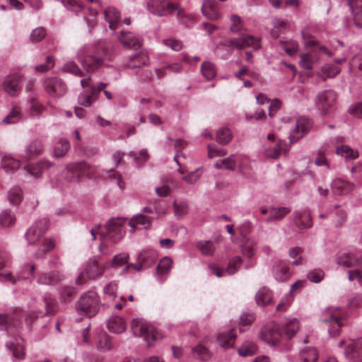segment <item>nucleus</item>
<instances>
[{"instance_id": "f257e3e1", "label": "nucleus", "mask_w": 362, "mask_h": 362, "mask_svg": "<svg viewBox=\"0 0 362 362\" xmlns=\"http://www.w3.org/2000/svg\"><path fill=\"white\" fill-rule=\"evenodd\" d=\"M230 19L232 21L231 30L233 32H239V36L238 37L226 39L220 42L216 47L217 53L223 48L243 49L251 47L254 50L258 49L260 47L259 39L242 32L240 18L238 16L233 15Z\"/></svg>"}, {"instance_id": "f03ea898", "label": "nucleus", "mask_w": 362, "mask_h": 362, "mask_svg": "<svg viewBox=\"0 0 362 362\" xmlns=\"http://www.w3.org/2000/svg\"><path fill=\"white\" fill-rule=\"evenodd\" d=\"M148 10L158 16L174 15L183 23L187 24L194 20V15L188 13L180 4L168 0H150Z\"/></svg>"}, {"instance_id": "7ed1b4c3", "label": "nucleus", "mask_w": 362, "mask_h": 362, "mask_svg": "<svg viewBox=\"0 0 362 362\" xmlns=\"http://www.w3.org/2000/svg\"><path fill=\"white\" fill-rule=\"evenodd\" d=\"M125 220L122 218H113L109 221L105 226L106 232L100 231V227L97 228H92L90 233L93 240L96 238V235L100 234L102 239V244L104 245L107 241H110L116 243L119 241L125 233L123 228Z\"/></svg>"}, {"instance_id": "20e7f679", "label": "nucleus", "mask_w": 362, "mask_h": 362, "mask_svg": "<svg viewBox=\"0 0 362 362\" xmlns=\"http://www.w3.org/2000/svg\"><path fill=\"white\" fill-rule=\"evenodd\" d=\"M337 262L339 265L351 268L348 272L349 281H358L362 282V255L354 253H343L337 257Z\"/></svg>"}, {"instance_id": "39448f33", "label": "nucleus", "mask_w": 362, "mask_h": 362, "mask_svg": "<svg viewBox=\"0 0 362 362\" xmlns=\"http://www.w3.org/2000/svg\"><path fill=\"white\" fill-rule=\"evenodd\" d=\"M346 317L345 310L339 307L330 306L325 310L322 320L329 324V332L335 337L339 335L341 328L344 325Z\"/></svg>"}, {"instance_id": "423d86ee", "label": "nucleus", "mask_w": 362, "mask_h": 362, "mask_svg": "<svg viewBox=\"0 0 362 362\" xmlns=\"http://www.w3.org/2000/svg\"><path fill=\"white\" fill-rule=\"evenodd\" d=\"M132 331L135 337H143L148 346H152L158 337L156 328L142 319H134L132 322Z\"/></svg>"}, {"instance_id": "0eeeda50", "label": "nucleus", "mask_w": 362, "mask_h": 362, "mask_svg": "<svg viewBox=\"0 0 362 362\" xmlns=\"http://www.w3.org/2000/svg\"><path fill=\"white\" fill-rule=\"evenodd\" d=\"M77 308L89 317L95 316L99 310V298L93 291L84 293L77 303Z\"/></svg>"}, {"instance_id": "6e6552de", "label": "nucleus", "mask_w": 362, "mask_h": 362, "mask_svg": "<svg viewBox=\"0 0 362 362\" xmlns=\"http://www.w3.org/2000/svg\"><path fill=\"white\" fill-rule=\"evenodd\" d=\"M23 313L21 310H16L10 314H0V329L6 330L8 333L13 334L18 332L22 325L21 317Z\"/></svg>"}, {"instance_id": "1a4fd4ad", "label": "nucleus", "mask_w": 362, "mask_h": 362, "mask_svg": "<svg viewBox=\"0 0 362 362\" xmlns=\"http://www.w3.org/2000/svg\"><path fill=\"white\" fill-rule=\"evenodd\" d=\"M268 144H266L264 155L267 158L276 159L280 156L286 154L288 151V145L283 140H275V136L269 134L267 136Z\"/></svg>"}, {"instance_id": "9d476101", "label": "nucleus", "mask_w": 362, "mask_h": 362, "mask_svg": "<svg viewBox=\"0 0 362 362\" xmlns=\"http://www.w3.org/2000/svg\"><path fill=\"white\" fill-rule=\"evenodd\" d=\"M283 337L282 329L275 323L266 325L260 332V338L271 345L276 344Z\"/></svg>"}, {"instance_id": "9b49d317", "label": "nucleus", "mask_w": 362, "mask_h": 362, "mask_svg": "<svg viewBox=\"0 0 362 362\" xmlns=\"http://www.w3.org/2000/svg\"><path fill=\"white\" fill-rule=\"evenodd\" d=\"M48 228V221L46 218L35 222L26 232V239L29 244H35L39 242Z\"/></svg>"}, {"instance_id": "f8f14e48", "label": "nucleus", "mask_w": 362, "mask_h": 362, "mask_svg": "<svg viewBox=\"0 0 362 362\" xmlns=\"http://www.w3.org/2000/svg\"><path fill=\"white\" fill-rule=\"evenodd\" d=\"M88 165L84 162L70 163L62 172L63 177L69 182L78 181L87 171Z\"/></svg>"}, {"instance_id": "ddd939ff", "label": "nucleus", "mask_w": 362, "mask_h": 362, "mask_svg": "<svg viewBox=\"0 0 362 362\" xmlns=\"http://www.w3.org/2000/svg\"><path fill=\"white\" fill-rule=\"evenodd\" d=\"M44 86L47 93L53 97L62 96L66 92V84L57 77L46 78L44 81Z\"/></svg>"}, {"instance_id": "4468645a", "label": "nucleus", "mask_w": 362, "mask_h": 362, "mask_svg": "<svg viewBox=\"0 0 362 362\" xmlns=\"http://www.w3.org/2000/svg\"><path fill=\"white\" fill-rule=\"evenodd\" d=\"M337 101V94L332 90L320 93L316 98V105L322 114H326Z\"/></svg>"}, {"instance_id": "2eb2a0df", "label": "nucleus", "mask_w": 362, "mask_h": 362, "mask_svg": "<svg viewBox=\"0 0 362 362\" xmlns=\"http://www.w3.org/2000/svg\"><path fill=\"white\" fill-rule=\"evenodd\" d=\"M156 259V252L153 250L143 251L137 257V264L129 263L124 269L122 272L127 273L130 268L139 272L144 267L151 265Z\"/></svg>"}, {"instance_id": "dca6fc26", "label": "nucleus", "mask_w": 362, "mask_h": 362, "mask_svg": "<svg viewBox=\"0 0 362 362\" xmlns=\"http://www.w3.org/2000/svg\"><path fill=\"white\" fill-rule=\"evenodd\" d=\"M312 126L311 121L306 117H300L296 120L295 129L290 134L291 142H296L308 133Z\"/></svg>"}, {"instance_id": "f3484780", "label": "nucleus", "mask_w": 362, "mask_h": 362, "mask_svg": "<svg viewBox=\"0 0 362 362\" xmlns=\"http://www.w3.org/2000/svg\"><path fill=\"white\" fill-rule=\"evenodd\" d=\"M21 81V76L18 74L8 75L6 77L4 82V88L5 91L11 95H16L20 91L19 85Z\"/></svg>"}, {"instance_id": "a211bd4d", "label": "nucleus", "mask_w": 362, "mask_h": 362, "mask_svg": "<svg viewBox=\"0 0 362 362\" xmlns=\"http://www.w3.org/2000/svg\"><path fill=\"white\" fill-rule=\"evenodd\" d=\"M103 63V56L100 54H88L85 56L81 64L84 69L88 72H93L100 68Z\"/></svg>"}, {"instance_id": "6ab92c4d", "label": "nucleus", "mask_w": 362, "mask_h": 362, "mask_svg": "<svg viewBox=\"0 0 362 362\" xmlns=\"http://www.w3.org/2000/svg\"><path fill=\"white\" fill-rule=\"evenodd\" d=\"M346 357L354 361H362V339L353 341L345 349Z\"/></svg>"}, {"instance_id": "aec40b11", "label": "nucleus", "mask_w": 362, "mask_h": 362, "mask_svg": "<svg viewBox=\"0 0 362 362\" xmlns=\"http://www.w3.org/2000/svg\"><path fill=\"white\" fill-rule=\"evenodd\" d=\"M63 279L64 276L59 272L52 271L40 274L37 282L42 285L54 286L61 282Z\"/></svg>"}, {"instance_id": "412c9836", "label": "nucleus", "mask_w": 362, "mask_h": 362, "mask_svg": "<svg viewBox=\"0 0 362 362\" xmlns=\"http://www.w3.org/2000/svg\"><path fill=\"white\" fill-rule=\"evenodd\" d=\"M273 272L274 278L279 281H286L291 276L288 263L285 261H278L274 265Z\"/></svg>"}, {"instance_id": "4be33fe9", "label": "nucleus", "mask_w": 362, "mask_h": 362, "mask_svg": "<svg viewBox=\"0 0 362 362\" xmlns=\"http://www.w3.org/2000/svg\"><path fill=\"white\" fill-rule=\"evenodd\" d=\"M202 11L204 16L210 20L215 21L220 17L218 4L214 0H204Z\"/></svg>"}, {"instance_id": "5701e85b", "label": "nucleus", "mask_w": 362, "mask_h": 362, "mask_svg": "<svg viewBox=\"0 0 362 362\" xmlns=\"http://www.w3.org/2000/svg\"><path fill=\"white\" fill-rule=\"evenodd\" d=\"M294 223L299 229L311 228L313 221L310 211L305 210L295 212Z\"/></svg>"}, {"instance_id": "b1692460", "label": "nucleus", "mask_w": 362, "mask_h": 362, "mask_svg": "<svg viewBox=\"0 0 362 362\" xmlns=\"http://www.w3.org/2000/svg\"><path fill=\"white\" fill-rule=\"evenodd\" d=\"M148 62V57L147 54L144 52H139L129 58L125 66L130 69H140L146 65Z\"/></svg>"}, {"instance_id": "393cba45", "label": "nucleus", "mask_w": 362, "mask_h": 362, "mask_svg": "<svg viewBox=\"0 0 362 362\" xmlns=\"http://www.w3.org/2000/svg\"><path fill=\"white\" fill-rule=\"evenodd\" d=\"M105 271V266L99 264L96 259H90L86 266V274L90 279H95L103 275Z\"/></svg>"}, {"instance_id": "a878e982", "label": "nucleus", "mask_w": 362, "mask_h": 362, "mask_svg": "<svg viewBox=\"0 0 362 362\" xmlns=\"http://www.w3.org/2000/svg\"><path fill=\"white\" fill-rule=\"evenodd\" d=\"M43 151V146L40 141H33L26 147L25 154L22 157V159L25 161H28L33 158L39 156Z\"/></svg>"}, {"instance_id": "bb28decb", "label": "nucleus", "mask_w": 362, "mask_h": 362, "mask_svg": "<svg viewBox=\"0 0 362 362\" xmlns=\"http://www.w3.org/2000/svg\"><path fill=\"white\" fill-rule=\"evenodd\" d=\"M129 225L132 228V232L136 228L148 229L151 226V218L143 214H138L129 221Z\"/></svg>"}, {"instance_id": "cd10ccee", "label": "nucleus", "mask_w": 362, "mask_h": 362, "mask_svg": "<svg viewBox=\"0 0 362 362\" xmlns=\"http://www.w3.org/2000/svg\"><path fill=\"white\" fill-rule=\"evenodd\" d=\"M353 185L341 179H335L332 182V189L335 194L343 195L353 189Z\"/></svg>"}, {"instance_id": "c85d7f7f", "label": "nucleus", "mask_w": 362, "mask_h": 362, "mask_svg": "<svg viewBox=\"0 0 362 362\" xmlns=\"http://www.w3.org/2000/svg\"><path fill=\"white\" fill-rule=\"evenodd\" d=\"M332 149L329 144H325L318 150L316 157L314 159V163L317 166H326L329 168V164L326 156L330 153Z\"/></svg>"}, {"instance_id": "c756f323", "label": "nucleus", "mask_w": 362, "mask_h": 362, "mask_svg": "<svg viewBox=\"0 0 362 362\" xmlns=\"http://www.w3.org/2000/svg\"><path fill=\"white\" fill-rule=\"evenodd\" d=\"M107 327L111 332L121 334L126 330L127 325L123 318L114 316L110 318Z\"/></svg>"}, {"instance_id": "7c9ffc66", "label": "nucleus", "mask_w": 362, "mask_h": 362, "mask_svg": "<svg viewBox=\"0 0 362 362\" xmlns=\"http://www.w3.org/2000/svg\"><path fill=\"white\" fill-rule=\"evenodd\" d=\"M119 41L126 47L139 49L141 47V43L138 37L129 32H122L119 37Z\"/></svg>"}, {"instance_id": "2f4dec72", "label": "nucleus", "mask_w": 362, "mask_h": 362, "mask_svg": "<svg viewBox=\"0 0 362 362\" xmlns=\"http://www.w3.org/2000/svg\"><path fill=\"white\" fill-rule=\"evenodd\" d=\"M105 18L111 30H115L120 21L119 12L113 7H109L104 11Z\"/></svg>"}, {"instance_id": "473e14b6", "label": "nucleus", "mask_w": 362, "mask_h": 362, "mask_svg": "<svg viewBox=\"0 0 362 362\" xmlns=\"http://www.w3.org/2000/svg\"><path fill=\"white\" fill-rule=\"evenodd\" d=\"M97 349L101 351H107L112 348L111 337L104 332H100L95 339Z\"/></svg>"}, {"instance_id": "72a5a7b5", "label": "nucleus", "mask_w": 362, "mask_h": 362, "mask_svg": "<svg viewBox=\"0 0 362 362\" xmlns=\"http://www.w3.org/2000/svg\"><path fill=\"white\" fill-rule=\"evenodd\" d=\"M290 212V209L286 207L271 208L269 209V216L265 219L266 222H273L281 220Z\"/></svg>"}, {"instance_id": "f704fd0d", "label": "nucleus", "mask_w": 362, "mask_h": 362, "mask_svg": "<svg viewBox=\"0 0 362 362\" xmlns=\"http://www.w3.org/2000/svg\"><path fill=\"white\" fill-rule=\"evenodd\" d=\"M255 298L257 305L265 306L272 301V291L266 287H262L257 293Z\"/></svg>"}, {"instance_id": "c9c22d12", "label": "nucleus", "mask_w": 362, "mask_h": 362, "mask_svg": "<svg viewBox=\"0 0 362 362\" xmlns=\"http://www.w3.org/2000/svg\"><path fill=\"white\" fill-rule=\"evenodd\" d=\"M236 335L234 330H231L228 333H221L217 337V340L221 346L227 349L233 346L235 343Z\"/></svg>"}, {"instance_id": "e433bc0d", "label": "nucleus", "mask_w": 362, "mask_h": 362, "mask_svg": "<svg viewBox=\"0 0 362 362\" xmlns=\"http://www.w3.org/2000/svg\"><path fill=\"white\" fill-rule=\"evenodd\" d=\"M336 153L344 158L346 160L356 159L359 156L357 151L354 150L347 145H341L337 147Z\"/></svg>"}, {"instance_id": "4c0bfd02", "label": "nucleus", "mask_w": 362, "mask_h": 362, "mask_svg": "<svg viewBox=\"0 0 362 362\" xmlns=\"http://www.w3.org/2000/svg\"><path fill=\"white\" fill-rule=\"evenodd\" d=\"M51 166V163L49 161H43L37 163V165L28 164L25 166V170L30 175L38 177L42 170L47 169Z\"/></svg>"}, {"instance_id": "58836bf2", "label": "nucleus", "mask_w": 362, "mask_h": 362, "mask_svg": "<svg viewBox=\"0 0 362 362\" xmlns=\"http://www.w3.org/2000/svg\"><path fill=\"white\" fill-rule=\"evenodd\" d=\"M16 342L11 341L6 344L7 347L13 351L14 357L22 359L24 357L25 353L23 346L22 345L23 339L21 338L15 339Z\"/></svg>"}, {"instance_id": "ea45409f", "label": "nucleus", "mask_w": 362, "mask_h": 362, "mask_svg": "<svg viewBox=\"0 0 362 362\" xmlns=\"http://www.w3.org/2000/svg\"><path fill=\"white\" fill-rule=\"evenodd\" d=\"M300 359L301 362H317L318 352L314 347L306 348L300 351Z\"/></svg>"}, {"instance_id": "a19ab883", "label": "nucleus", "mask_w": 362, "mask_h": 362, "mask_svg": "<svg viewBox=\"0 0 362 362\" xmlns=\"http://www.w3.org/2000/svg\"><path fill=\"white\" fill-rule=\"evenodd\" d=\"M97 98V95L92 94V88H90V90H85L78 95V103L81 105L89 107Z\"/></svg>"}, {"instance_id": "79ce46f5", "label": "nucleus", "mask_w": 362, "mask_h": 362, "mask_svg": "<svg viewBox=\"0 0 362 362\" xmlns=\"http://www.w3.org/2000/svg\"><path fill=\"white\" fill-rule=\"evenodd\" d=\"M1 165L6 172L13 173L19 168L20 161L10 156H6L2 158Z\"/></svg>"}, {"instance_id": "37998d69", "label": "nucleus", "mask_w": 362, "mask_h": 362, "mask_svg": "<svg viewBox=\"0 0 362 362\" xmlns=\"http://www.w3.org/2000/svg\"><path fill=\"white\" fill-rule=\"evenodd\" d=\"M299 329V322L297 320L293 319L287 322L283 329L284 337L287 339L292 338Z\"/></svg>"}, {"instance_id": "c03bdc74", "label": "nucleus", "mask_w": 362, "mask_h": 362, "mask_svg": "<svg viewBox=\"0 0 362 362\" xmlns=\"http://www.w3.org/2000/svg\"><path fill=\"white\" fill-rule=\"evenodd\" d=\"M273 24L274 27L271 30V35L274 38H277L281 33H284L289 27L288 21L285 20L276 19Z\"/></svg>"}, {"instance_id": "a18cd8bd", "label": "nucleus", "mask_w": 362, "mask_h": 362, "mask_svg": "<svg viewBox=\"0 0 362 362\" xmlns=\"http://www.w3.org/2000/svg\"><path fill=\"white\" fill-rule=\"evenodd\" d=\"M70 148L69 142L67 139H60L55 144L54 148V156L57 158L63 157L66 154Z\"/></svg>"}, {"instance_id": "49530a36", "label": "nucleus", "mask_w": 362, "mask_h": 362, "mask_svg": "<svg viewBox=\"0 0 362 362\" xmlns=\"http://www.w3.org/2000/svg\"><path fill=\"white\" fill-rule=\"evenodd\" d=\"M22 117L21 110L18 106H14L8 115L5 117L3 122L6 124H15L18 122Z\"/></svg>"}, {"instance_id": "de8ad7c7", "label": "nucleus", "mask_w": 362, "mask_h": 362, "mask_svg": "<svg viewBox=\"0 0 362 362\" xmlns=\"http://www.w3.org/2000/svg\"><path fill=\"white\" fill-rule=\"evenodd\" d=\"M8 199L11 204L18 205L23 199V192L18 187H13L8 192Z\"/></svg>"}, {"instance_id": "09e8293b", "label": "nucleus", "mask_w": 362, "mask_h": 362, "mask_svg": "<svg viewBox=\"0 0 362 362\" xmlns=\"http://www.w3.org/2000/svg\"><path fill=\"white\" fill-rule=\"evenodd\" d=\"M201 70L203 76L207 80L214 78L216 75V70L214 65L209 62H203Z\"/></svg>"}, {"instance_id": "8fccbe9b", "label": "nucleus", "mask_w": 362, "mask_h": 362, "mask_svg": "<svg viewBox=\"0 0 362 362\" xmlns=\"http://www.w3.org/2000/svg\"><path fill=\"white\" fill-rule=\"evenodd\" d=\"M197 247L204 255H212L215 251L214 244L210 240L198 242Z\"/></svg>"}, {"instance_id": "3c124183", "label": "nucleus", "mask_w": 362, "mask_h": 362, "mask_svg": "<svg viewBox=\"0 0 362 362\" xmlns=\"http://www.w3.org/2000/svg\"><path fill=\"white\" fill-rule=\"evenodd\" d=\"M43 300L45 304L46 314L50 315H55L57 312V303L56 299L49 296H45Z\"/></svg>"}, {"instance_id": "603ef678", "label": "nucleus", "mask_w": 362, "mask_h": 362, "mask_svg": "<svg viewBox=\"0 0 362 362\" xmlns=\"http://www.w3.org/2000/svg\"><path fill=\"white\" fill-rule=\"evenodd\" d=\"M339 69L334 65L327 64L322 68L320 76L323 80H325L327 78H332L334 77L337 74L339 73Z\"/></svg>"}, {"instance_id": "864d4df0", "label": "nucleus", "mask_w": 362, "mask_h": 362, "mask_svg": "<svg viewBox=\"0 0 362 362\" xmlns=\"http://www.w3.org/2000/svg\"><path fill=\"white\" fill-rule=\"evenodd\" d=\"M15 221L16 217L9 210L4 211L0 215V224L4 227L12 226Z\"/></svg>"}, {"instance_id": "5fc2aeb1", "label": "nucleus", "mask_w": 362, "mask_h": 362, "mask_svg": "<svg viewBox=\"0 0 362 362\" xmlns=\"http://www.w3.org/2000/svg\"><path fill=\"white\" fill-rule=\"evenodd\" d=\"M76 290L74 287H64L61 291L60 299L62 303H70L76 296Z\"/></svg>"}, {"instance_id": "6e6d98bb", "label": "nucleus", "mask_w": 362, "mask_h": 362, "mask_svg": "<svg viewBox=\"0 0 362 362\" xmlns=\"http://www.w3.org/2000/svg\"><path fill=\"white\" fill-rule=\"evenodd\" d=\"M173 265V260L169 257H165L160 259L158 266L157 272L159 274H165L169 272Z\"/></svg>"}, {"instance_id": "4d7b16f0", "label": "nucleus", "mask_w": 362, "mask_h": 362, "mask_svg": "<svg viewBox=\"0 0 362 362\" xmlns=\"http://www.w3.org/2000/svg\"><path fill=\"white\" fill-rule=\"evenodd\" d=\"M232 138V134L229 129L222 128L216 132V140L220 144H227Z\"/></svg>"}, {"instance_id": "13d9d810", "label": "nucleus", "mask_w": 362, "mask_h": 362, "mask_svg": "<svg viewBox=\"0 0 362 362\" xmlns=\"http://www.w3.org/2000/svg\"><path fill=\"white\" fill-rule=\"evenodd\" d=\"M282 45V47L287 54L293 56L296 54L298 51V45L294 40L289 41H280Z\"/></svg>"}, {"instance_id": "bf43d9fd", "label": "nucleus", "mask_w": 362, "mask_h": 362, "mask_svg": "<svg viewBox=\"0 0 362 362\" xmlns=\"http://www.w3.org/2000/svg\"><path fill=\"white\" fill-rule=\"evenodd\" d=\"M64 6L69 11L78 13L83 9V5L78 0H62Z\"/></svg>"}, {"instance_id": "052dcab7", "label": "nucleus", "mask_w": 362, "mask_h": 362, "mask_svg": "<svg viewBox=\"0 0 362 362\" xmlns=\"http://www.w3.org/2000/svg\"><path fill=\"white\" fill-rule=\"evenodd\" d=\"M129 259V254L122 252L115 255L110 264L112 267H122L128 262Z\"/></svg>"}, {"instance_id": "680f3d73", "label": "nucleus", "mask_w": 362, "mask_h": 362, "mask_svg": "<svg viewBox=\"0 0 362 362\" xmlns=\"http://www.w3.org/2000/svg\"><path fill=\"white\" fill-rule=\"evenodd\" d=\"M193 354L194 357L202 361H206L210 358L209 350L202 345H198L193 349Z\"/></svg>"}, {"instance_id": "e2e57ef3", "label": "nucleus", "mask_w": 362, "mask_h": 362, "mask_svg": "<svg viewBox=\"0 0 362 362\" xmlns=\"http://www.w3.org/2000/svg\"><path fill=\"white\" fill-rule=\"evenodd\" d=\"M63 70L66 72L70 73L78 77H82L84 76L83 71L74 62H69L66 63L64 66Z\"/></svg>"}, {"instance_id": "0e129e2a", "label": "nucleus", "mask_w": 362, "mask_h": 362, "mask_svg": "<svg viewBox=\"0 0 362 362\" xmlns=\"http://www.w3.org/2000/svg\"><path fill=\"white\" fill-rule=\"evenodd\" d=\"M241 264H242L241 257H235L230 260L226 272L228 274H233L234 273H235L238 271V269L240 268Z\"/></svg>"}, {"instance_id": "69168bd1", "label": "nucleus", "mask_w": 362, "mask_h": 362, "mask_svg": "<svg viewBox=\"0 0 362 362\" xmlns=\"http://www.w3.org/2000/svg\"><path fill=\"white\" fill-rule=\"evenodd\" d=\"M314 61L315 59L312 53L303 54L301 55L300 64L302 68L310 70L313 69Z\"/></svg>"}, {"instance_id": "338daca9", "label": "nucleus", "mask_w": 362, "mask_h": 362, "mask_svg": "<svg viewBox=\"0 0 362 362\" xmlns=\"http://www.w3.org/2000/svg\"><path fill=\"white\" fill-rule=\"evenodd\" d=\"M54 66V59L52 56H48L46 58L45 64L37 65L35 67V70L37 72L45 73L52 69Z\"/></svg>"}, {"instance_id": "774afa93", "label": "nucleus", "mask_w": 362, "mask_h": 362, "mask_svg": "<svg viewBox=\"0 0 362 362\" xmlns=\"http://www.w3.org/2000/svg\"><path fill=\"white\" fill-rule=\"evenodd\" d=\"M45 36V29L44 28H37L32 31L30 38L32 42L37 43L42 40Z\"/></svg>"}]
</instances>
